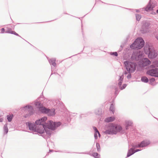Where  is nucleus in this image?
Returning a JSON list of instances; mask_svg holds the SVG:
<instances>
[{
    "mask_svg": "<svg viewBox=\"0 0 158 158\" xmlns=\"http://www.w3.org/2000/svg\"><path fill=\"white\" fill-rule=\"evenodd\" d=\"M60 124L61 123L60 122L56 123L55 122L49 121L48 122L47 127L49 129L54 130L56 127L60 126Z\"/></svg>",
    "mask_w": 158,
    "mask_h": 158,
    "instance_id": "7ed1b4c3",
    "label": "nucleus"
},
{
    "mask_svg": "<svg viewBox=\"0 0 158 158\" xmlns=\"http://www.w3.org/2000/svg\"><path fill=\"white\" fill-rule=\"evenodd\" d=\"M132 123H130V125H130V126H131V125H132Z\"/></svg>",
    "mask_w": 158,
    "mask_h": 158,
    "instance_id": "37998d69",
    "label": "nucleus"
},
{
    "mask_svg": "<svg viewBox=\"0 0 158 158\" xmlns=\"http://www.w3.org/2000/svg\"><path fill=\"white\" fill-rule=\"evenodd\" d=\"M136 20L138 21H139L141 18V16L139 15H136Z\"/></svg>",
    "mask_w": 158,
    "mask_h": 158,
    "instance_id": "c85d7f7f",
    "label": "nucleus"
},
{
    "mask_svg": "<svg viewBox=\"0 0 158 158\" xmlns=\"http://www.w3.org/2000/svg\"><path fill=\"white\" fill-rule=\"evenodd\" d=\"M26 124L28 126L30 130L35 131L36 126H35L33 123H32L29 122L27 123Z\"/></svg>",
    "mask_w": 158,
    "mask_h": 158,
    "instance_id": "4468645a",
    "label": "nucleus"
},
{
    "mask_svg": "<svg viewBox=\"0 0 158 158\" xmlns=\"http://www.w3.org/2000/svg\"><path fill=\"white\" fill-rule=\"evenodd\" d=\"M156 12L158 13V10H157Z\"/></svg>",
    "mask_w": 158,
    "mask_h": 158,
    "instance_id": "c03bdc74",
    "label": "nucleus"
},
{
    "mask_svg": "<svg viewBox=\"0 0 158 158\" xmlns=\"http://www.w3.org/2000/svg\"><path fill=\"white\" fill-rule=\"evenodd\" d=\"M2 33H4L5 31V29L4 28H2L1 29Z\"/></svg>",
    "mask_w": 158,
    "mask_h": 158,
    "instance_id": "58836bf2",
    "label": "nucleus"
},
{
    "mask_svg": "<svg viewBox=\"0 0 158 158\" xmlns=\"http://www.w3.org/2000/svg\"><path fill=\"white\" fill-rule=\"evenodd\" d=\"M93 129L94 130L95 132L94 134V137L95 139H97L98 138V135L97 134H98L99 136L100 137V134L98 131L97 128L95 127H93Z\"/></svg>",
    "mask_w": 158,
    "mask_h": 158,
    "instance_id": "a211bd4d",
    "label": "nucleus"
},
{
    "mask_svg": "<svg viewBox=\"0 0 158 158\" xmlns=\"http://www.w3.org/2000/svg\"><path fill=\"white\" fill-rule=\"evenodd\" d=\"M156 38L157 39L158 41V35L156 36Z\"/></svg>",
    "mask_w": 158,
    "mask_h": 158,
    "instance_id": "a19ab883",
    "label": "nucleus"
},
{
    "mask_svg": "<svg viewBox=\"0 0 158 158\" xmlns=\"http://www.w3.org/2000/svg\"><path fill=\"white\" fill-rule=\"evenodd\" d=\"M6 32L7 33L13 34L17 36L19 35L15 32L12 31L10 29H9L7 30L6 31Z\"/></svg>",
    "mask_w": 158,
    "mask_h": 158,
    "instance_id": "412c9836",
    "label": "nucleus"
},
{
    "mask_svg": "<svg viewBox=\"0 0 158 158\" xmlns=\"http://www.w3.org/2000/svg\"><path fill=\"white\" fill-rule=\"evenodd\" d=\"M115 119V118L114 117H111L106 118L105 121L106 122H109L114 121Z\"/></svg>",
    "mask_w": 158,
    "mask_h": 158,
    "instance_id": "dca6fc26",
    "label": "nucleus"
},
{
    "mask_svg": "<svg viewBox=\"0 0 158 158\" xmlns=\"http://www.w3.org/2000/svg\"><path fill=\"white\" fill-rule=\"evenodd\" d=\"M46 114L49 115H54L55 114V110L53 109L51 110L48 109V111Z\"/></svg>",
    "mask_w": 158,
    "mask_h": 158,
    "instance_id": "2eb2a0df",
    "label": "nucleus"
},
{
    "mask_svg": "<svg viewBox=\"0 0 158 158\" xmlns=\"http://www.w3.org/2000/svg\"><path fill=\"white\" fill-rule=\"evenodd\" d=\"M45 130L46 131L45 125H40L36 126L35 131L37 132L40 134H42L44 132Z\"/></svg>",
    "mask_w": 158,
    "mask_h": 158,
    "instance_id": "20e7f679",
    "label": "nucleus"
},
{
    "mask_svg": "<svg viewBox=\"0 0 158 158\" xmlns=\"http://www.w3.org/2000/svg\"><path fill=\"white\" fill-rule=\"evenodd\" d=\"M141 81L144 82H147L148 81V79L146 77H143L141 78Z\"/></svg>",
    "mask_w": 158,
    "mask_h": 158,
    "instance_id": "5701e85b",
    "label": "nucleus"
},
{
    "mask_svg": "<svg viewBox=\"0 0 158 158\" xmlns=\"http://www.w3.org/2000/svg\"><path fill=\"white\" fill-rule=\"evenodd\" d=\"M150 144V142L148 141H143L141 143L138 145H136L135 146L136 148L143 147L147 146Z\"/></svg>",
    "mask_w": 158,
    "mask_h": 158,
    "instance_id": "9b49d317",
    "label": "nucleus"
},
{
    "mask_svg": "<svg viewBox=\"0 0 158 158\" xmlns=\"http://www.w3.org/2000/svg\"><path fill=\"white\" fill-rule=\"evenodd\" d=\"M148 55V57L150 59H154L156 58L158 55L157 53L156 52L154 49Z\"/></svg>",
    "mask_w": 158,
    "mask_h": 158,
    "instance_id": "9d476101",
    "label": "nucleus"
},
{
    "mask_svg": "<svg viewBox=\"0 0 158 158\" xmlns=\"http://www.w3.org/2000/svg\"><path fill=\"white\" fill-rule=\"evenodd\" d=\"M123 74L121 76H120V79H119V81H122L123 78Z\"/></svg>",
    "mask_w": 158,
    "mask_h": 158,
    "instance_id": "7c9ffc66",
    "label": "nucleus"
},
{
    "mask_svg": "<svg viewBox=\"0 0 158 158\" xmlns=\"http://www.w3.org/2000/svg\"><path fill=\"white\" fill-rule=\"evenodd\" d=\"M144 44V40L141 38L136 39L134 42L130 45V48L133 49H140L142 48Z\"/></svg>",
    "mask_w": 158,
    "mask_h": 158,
    "instance_id": "f257e3e1",
    "label": "nucleus"
},
{
    "mask_svg": "<svg viewBox=\"0 0 158 158\" xmlns=\"http://www.w3.org/2000/svg\"><path fill=\"white\" fill-rule=\"evenodd\" d=\"M158 63L156 62H153L152 64L151 65L150 67L152 68H154L158 66Z\"/></svg>",
    "mask_w": 158,
    "mask_h": 158,
    "instance_id": "393cba45",
    "label": "nucleus"
},
{
    "mask_svg": "<svg viewBox=\"0 0 158 158\" xmlns=\"http://www.w3.org/2000/svg\"><path fill=\"white\" fill-rule=\"evenodd\" d=\"M147 74L151 76L158 77V68L148 70Z\"/></svg>",
    "mask_w": 158,
    "mask_h": 158,
    "instance_id": "39448f33",
    "label": "nucleus"
},
{
    "mask_svg": "<svg viewBox=\"0 0 158 158\" xmlns=\"http://www.w3.org/2000/svg\"><path fill=\"white\" fill-rule=\"evenodd\" d=\"M135 152L133 148L130 149L127 153V157H129Z\"/></svg>",
    "mask_w": 158,
    "mask_h": 158,
    "instance_id": "aec40b11",
    "label": "nucleus"
},
{
    "mask_svg": "<svg viewBox=\"0 0 158 158\" xmlns=\"http://www.w3.org/2000/svg\"><path fill=\"white\" fill-rule=\"evenodd\" d=\"M52 64L53 66H55L56 64L55 62H54L52 63Z\"/></svg>",
    "mask_w": 158,
    "mask_h": 158,
    "instance_id": "ea45409f",
    "label": "nucleus"
},
{
    "mask_svg": "<svg viewBox=\"0 0 158 158\" xmlns=\"http://www.w3.org/2000/svg\"><path fill=\"white\" fill-rule=\"evenodd\" d=\"M13 117V115H9L7 116V119L9 122L11 121Z\"/></svg>",
    "mask_w": 158,
    "mask_h": 158,
    "instance_id": "bb28decb",
    "label": "nucleus"
},
{
    "mask_svg": "<svg viewBox=\"0 0 158 158\" xmlns=\"http://www.w3.org/2000/svg\"><path fill=\"white\" fill-rule=\"evenodd\" d=\"M127 84H124L122 86L120 87V88L121 90H123L125 89V87L127 86Z\"/></svg>",
    "mask_w": 158,
    "mask_h": 158,
    "instance_id": "c756f323",
    "label": "nucleus"
},
{
    "mask_svg": "<svg viewBox=\"0 0 158 158\" xmlns=\"http://www.w3.org/2000/svg\"><path fill=\"white\" fill-rule=\"evenodd\" d=\"M47 120V118L44 117L40 119L37 120L35 122V124L37 125H44L43 123H44Z\"/></svg>",
    "mask_w": 158,
    "mask_h": 158,
    "instance_id": "f8f14e48",
    "label": "nucleus"
},
{
    "mask_svg": "<svg viewBox=\"0 0 158 158\" xmlns=\"http://www.w3.org/2000/svg\"><path fill=\"white\" fill-rule=\"evenodd\" d=\"M131 77V75L130 74H129L127 76V77L128 78H130Z\"/></svg>",
    "mask_w": 158,
    "mask_h": 158,
    "instance_id": "4c0bfd02",
    "label": "nucleus"
},
{
    "mask_svg": "<svg viewBox=\"0 0 158 158\" xmlns=\"http://www.w3.org/2000/svg\"><path fill=\"white\" fill-rule=\"evenodd\" d=\"M151 63V61L147 58L143 59L140 62V64L142 67L147 66Z\"/></svg>",
    "mask_w": 158,
    "mask_h": 158,
    "instance_id": "6e6552de",
    "label": "nucleus"
},
{
    "mask_svg": "<svg viewBox=\"0 0 158 158\" xmlns=\"http://www.w3.org/2000/svg\"><path fill=\"white\" fill-rule=\"evenodd\" d=\"M111 127V123H110L106 127V130L104 132V133L108 134H115V131L113 129V127Z\"/></svg>",
    "mask_w": 158,
    "mask_h": 158,
    "instance_id": "0eeeda50",
    "label": "nucleus"
},
{
    "mask_svg": "<svg viewBox=\"0 0 158 158\" xmlns=\"http://www.w3.org/2000/svg\"><path fill=\"white\" fill-rule=\"evenodd\" d=\"M35 105L36 107L39 109L43 106L42 105L38 102H35Z\"/></svg>",
    "mask_w": 158,
    "mask_h": 158,
    "instance_id": "4be33fe9",
    "label": "nucleus"
},
{
    "mask_svg": "<svg viewBox=\"0 0 158 158\" xmlns=\"http://www.w3.org/2000/svg\"><path fill=\"white\" fill-rule=\"evenodd\" d=\"M135 54L134 53L132 55V57L133 58H135L136 59H137V58L136 57H135Z\"/></svg>",
    "mask_w": 158,
    "mask_h": 158,
    "instance_id": "f704fd0d",
    "label": "nucleus"
},
{
    "mask_svg": "<svg viewBox=\"0 0 158 158\" xmlns=\"http://www.w3.org/2000/svg\"><path fill=\"white\" fill-rule=\"evenodd\" d=\"M124 64L127 70L130 73L134 72L136 69V64L134 63L126 61Z\"/></svg>",
    "mask_w": 158,
    "mask_h": 158,
    "instance_id": "f03ea898",
    "label": "nucleus"
},
{
    "mask_svg": "<svg viewBox=\"0 0 158 158\" xmlns=\"http://www.w3.org/2000/svg\"><path fill=\"white\" fill-rule=\"evenodd\" d=\"M122 81H119V82L118 83V86L119 87L121 86V85L122 83Z\"/></svg>",
    "mask_w": 158,
    "mask_h": 158,
    "instance_id": "72a5a7b5",
    "label": "nucleus"
},
{
    "mask_svg": "<svg viewBox=\"0 0 158 158\" xmlns=\"http://www.w3.org/2000/svg\"><path fill=\"white\" fill-rule=\"evenodd\" d=\"M150 24V23L148 22H146L143 23L142 28L144 30V32H146L147 31V29L149 28Z\"/></svg>",
    "mask_w": 158,
    "mask_h": 158,
    "instance_id": "ddd939ff",
    "label": "nucleus"
},
{
    "mask_svg": "<svg viewBox=\"0 0 158 158\" xmlns=\"http://www.w3.org/2000/svg\"><path fill=\"white\" fill-rule=\"evenodd\" d=\"M97 149L98 150H99L100 148V146L99 143H97L96 144Z\"/></svg>",
    "mask_w": 158,
    "mask_h": 158,
    "instance_id": "2f4dec72",
    "label": "nucleus"
},
{
    "mask_svg": "<svg viewBox=\"0 0 158 158\" xmlns=\"http://www.w3.org/2000/svg\"><path fill=\"white\" fill-rule=\"evenodd\" d=\"M93 156L96 158H100L99 155L96 152L94 153L93 154Z\"/></svg>",
    "mask_w": 158,
    "mask_h": 158,
    "instance_id": "a878e982",
    "label": "nucleus"
},
{
    "mask_svg": "<svg viewBox=\"0 0 158 158\" xmlns=\"http://www.w3.org/2000/svg\"><path fill=\"white\" fill-rule=\"evenodd\" d=\"M110 110L112 111V112H113V113H114V106L112 104L110 107Z\"/></svg>",
    "mask_w": 158,
    "mask_h": 158,
    "instance_id": "cd10ccee",
    "label": "nucleus"
},
{
    "mask_svg": "<svg viewBox=\"0 0 158 158\" xmlns=\"http://www.w3.org/2000/svg\"><path fill=\"white\" fill-rule=\"evenodd\" d=\"M154 49L153 47L149 44H146L143 48L145 53L147 55Z\"/></svg>",
    "mask_w": 158,
    "mask_h": 158,
    "instance_id": "423d86ee",
    "label": "nucleus"
},
{
    "mask_svg": "<svg viewBox=\"0 0 158 158\" xmlns=\"http://www.w3.org/2000/svg\"><path fill=\"white\" fill-rule=\"evenodd\" d=\"M39 110L42 113H47L48 111V109L42 106L39 109Z\"/></svg>",
    "mask_w": 158,
    "mask_h": 158,
    "instance_id": "6ab92c4d",
    "label": "nucleus"
},
{
    "mask_svg": "<svg viewBox=\"0 0 158 158\" xmlns=\"http://www.w3.org/2000/svg\"><path fill=\"white\" fill-rule=\"evenodd\" d=\"M28 108V109H31L32 108V107L31 106H26V108Z\"/></svg>",
    "mask_w": 158,
    "mask_h": 158,
    "instance_id": "c9c22d12",
    "label": "nucleus"
},
{
    "mask_svg": "<svg viewBox=\"0 0 158 158\" xmlns=\"http://www.w3.org/2000/svg\"><path fill=\"white\" fill-rule=\"evenodd\" d=\"M8 132V129L6 125H4V133L5 134L7 133Z\"/></svg>",
    "mask_w": 158,
    "mask_h": 158,
    "instance_id": "b1692460",
    "label": "nucleus"
},
{
    "mask_svg": "<svg viewBox=\"0 0 158 158\" xmlns=\"http://www.w3.org/2000/svg\"><path fill=\"white\" fill-rule=\"evenodd\" d=\"M139 150H139L137 149L136 150H135V152H138V151H139Z\"/></svg>",
    "mask_w": 158,
    "mask_h": 158,
    "instance_id": "79ce46f5",
    "label": "nucleus"
},
{
    "mask_svg": "<svg viewBox=\"0 0 158 158\" xmlns=\"http://www.w3.org/2000/svg\"><path fill=\"white\" fill-rule=\"evenodd\" d=\"M113 127V129L115 131V134L117 132H119L122 129L121 127L116 124L111 123V127Z\"/></svg>",
    "mask_w": 158,
    "mask_h": 158,
    "instance_id": "1a4fd4ad",
    "label": "nucleus"
},
{
    "mask_svg": "<svg viewBox=\"0 0 158 158\" xmlns=\"http://www.w3.org/2000/svg\"><path fill=\"white\" fill-rule=\"evenodd\" d=\"M111 55H114V56H118V53L117 52H113V53H111Z\"/></svg>",
    "mask_w": 158,
    "mask_h": 158,
    "instance_id": "473e14b6",
    "label": "nucleus"
},
{
    "mask_svg": "<svg viewBox=\"0 0 158 158\" xmlns=\"http://www.w3.org/2000/svg\"><path fill=\"white\" fill-rule=\"evenodd\" d=\"M154 80H155V79L153 78H151V79H150V81L151 82H154Z\"/></svg>",
    "mask_w": 158,
    "mask_h": 158,
    "instance_id": "e433bc0d",
    "label": "nucleus"
},
{
    "mask_svg": "<svg viewBox=\"0 0 158 158\" xmlns=\"http://www.w3.org/2000/svg\"><path fill=\"white\" fill-rule=\"evenodd\" d=\"M154 7L152 5H151L150 4H148L147 7L145 8V10L147 11H148L151 10H152Z\"/></svg>",
    "mask_w": 158,
    "mask_h": 158,
    "instance_id": "f3484780",
    "label": "nucleus"
}]
</instances>
